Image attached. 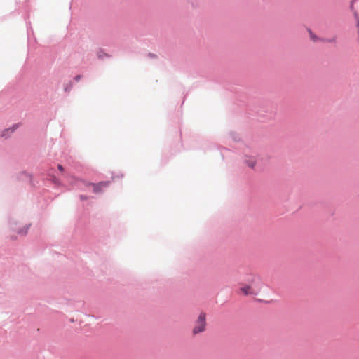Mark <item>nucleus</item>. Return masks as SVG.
<instances>
[{
    "label": "nucleus",
    "instance_id": "5",
    "mask_svg": "<svg viewBox=\"0 0 359 359\" xmlns=\"http://www.w3.org/2000/svg\"><path fill=\"white\" fill-rule=\"evenodd\" d=\"M107 184L104 183V182H101V183L97 184H93V191L95 192H98V191H100L101 190L102 187L107 186Z\"/></svg>",
    "mask_w": 359,
    "mask_h": 359
},
{
    "label": "nucleus",
    "instance_id": "2",
    "mask_svg": "<svg viewBox=\"0 0 359 359\" xmlns=\"http://www.w3.org/2000/svg\"><path fill=\"white\" fill-rule=\"evenodd\" d=\"M310 39L313 42H318V41H323V42H329V43H334L336 41V38L333 37L330 39H320L314 33H313L311 30H309Z\"/></svg>",
    "mask_w": 359,
    "mask_h": 359
},
{
    "label": "nucleus",
    "instance_id": "6",
    "mask_svg": "<svg viewBox=\"0 0 359 359\" xmlns=\"http://www.w3.org/2000/svg\"><path fill=\"white\" fill-rule=\"evenodd\" d=\"M57 168H58V169H59L60 171H62V170H63V167H62L61 165H57Z\"/></svg>",
    "mask_w": 359,
    "mask_h": 359
},
{
    "label": "nucleus",
    "instance_id": "1",
    "mask_svg": "<svg viewBox=\"0 0 359 359\" xmlns=\"http://www.w3.org/2000/svg\"><path fill=\"white\" fill-rule=\"evenodd\" d=\"M206 327V314L204 312H201L196 323L194 327L192 330V332L194 335L198 334V333L203 332L205 330Z\"/></svg>",
    "mask_w": 359,
    "mask_h": 359
},
{
    "label": "nucleus",
    "instance_id": "4",
    "mask_svg": "<svg viewBox=\"0 0 359 359\" xmlns=\"http://www.w3.org/2000/svg\"><path fill=\"white\" fill-rule=\"evenodd\" d=\"M245 163L248 165V166H249L251 168H254L256 165L257 161L254 157H248L245 160Z\"/></svg>",
    "mask_w": 359,
    "mask_h": 359
},
{
    "label": "nucleus",
    "instance_id": "3",
    "mask_svg": "<svg viewBox=\"0 0 359 359\" xmlns=\"http://www.w3.org/2000/svg\"><path fill=\"white\" fill-rule=\"evenodd\" d=\"M241 293L244 295L255 294V291L250 285H244L239 289Z\"/></svg>",
    "mask_w": 359,
    "mask_h": 359
}]
</instances>
